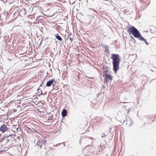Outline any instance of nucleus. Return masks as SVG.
Returning a JSON list of instances; mask_svg holds the SVG:
<instances>
[{
	"label": "nucleus",
	"mask_w": 156,
	"mask_h": 156,
	"mask_svg": "<svg viewBox=\"0 0 156 156\" xmlns=\"http://www.w3.org/2000/svg\"><path fill=\"white\" fill-rule=\"evenodd\" d=\"M105 80L107 84L110 83L112 80L113 76L110 74H106L104 77Z\"/></svg>",
	"instance_id": "7ed1b4c3"
},
{
	"label": "nucleus",
	"mask_w": 156,
	"mask_h": 156,
	"mask_svg": "<svg viewBox=\"0 0 156 156\" xmlns=\"http://www.w3.org/2000/svg\"><path fill=\"white\" fill-rule=\"evenodd\" d=\"M8 130V128L6 126L5 124H3L0 127V131L2 133H4L6 131Z\"/></svg>",
	"instance_id": "39448f33"
},
{
	"label": "nucleus",
	"mask_w": 156,
	"mask_h": 156,
	"mask_svg": "<svg viewBox=\"0 0 156 156\" xmlns=\"http://www.w3.org/2000/svg\"><path fill=\"white\" fill-rule=\"evenodd\" d=\"M127 31L129 35L132 34L135 38L140 41H144L147 44H148L146 40L142 36L140 32L134 26H130L127 28Z\"/></svg>",
	"instance_id": "f257e3e1"
},
{
	"label": "nucleus",
	"mask_w": 156,
	"mask_h": 156,
	"mask_svg": "<svg viewBox=\"0 0 156 156\" xmlns=\"http://www.w3.org/2000/svg\"><path fill=\"white\" fill-rule=\"evenodd\" d=\"M130 121L131 122L130 124V125H131V124H132L133 123V122H132L131 120H130Z\"/></svg>",
	"instance_id": "ddd939ff"
},
{
	"label": "nucleus",
	"mask_w": 156,
	"mask_h": 156,
	"mask_svg": "<svg viewBox=\"0 0 156 156\" xmlns=\"http://www.w3.org/2000/svg\"><path fill=\"white\" fill-rule=\"evenodd\" d=\"M46 142V140H40L38 142L37 145L41 148H43L45 149L46 146L45 144Z\"/></svg>",
	"instance_id": "20e7f679"
},
{
	"label": "nucleus",
	"mask_w": 156,
	"mask_h": 156,
	"mask_svg": "<svg viewBox=\"0 0 156 156\" xmlns=\"http://www.w3.org/2000/svg\"><path fill=\"white\" fill-rule=\"evenodd\" d=\"M8 138H7L5 140H6V142L7 143V144L8 145H9V143L8 144L9 141V140Z\"/></svg>",
	"instance_id": "9d476101"
},
{
	"label": "nucleus",
	"mask_w": 156,
	"mask_h": 156,
	"mask_svg": "<svg viewBox=\"0 0 156 156\" xmlns=\"http://www.w3.org/2000/svg\"><path fill=\"white\" fill-rule=\"evenodd\" d=\"M67 114V111L66 109H63L62 112V116L65 117L66 116Z\"/></svg>",
	"instance_id": "0eeeda50"
},
{
	"label": "nucleus",
	"mask_w": 156,
	"mask_h": 156,
	"mask_svg": "<svg viewBox=\"0 0 156 156\" xmlns=\"http://www.w3.org/2000/svg\"><path fill=\"white\" fill-rule=\"evenodd\" d=\"M55 13V12H53V13L52 14H51V15L50 16H53L54 14Z\"/></svg>",
	"instance_id": "f8f14e48"
},
{
	"label": "nucleus",
	"mask_w": 156,
	"mask_h": 156,
	"mask_svg": "<svg viewBox=\"0 0 156 156\" xmlns=\"http://www.w3.org/2000/svg\"><path fill=\"white\" fill-rule=\"evenodd\" d=\"M54 81L55 83V81L53 79L50 81H48L46 83V86L47 87H50L51 84H53Z\"/></svg>",
	"instance_id": "423d86ee"
},
{
	"label": "nucleus",
	"mask_w": 156,
	"mask_h": 156,
	"mask_svg": "<svg viewBox=\"0 0 156 156\" xmlns=\"http://www.w3.org/2000/svg\"><path fill=\"white\" fill-rule=\"evenodd\" d=\"M55 36L57 39L60 41H62V38L60 36L58 35V34H55Z\"/></svg>",
	"instance_id": "6e6552de"
},
{
	"label": "nucleus",
	"mask_w": 156,
	"mask_h": 156,
	"mask_svg": "<svg viewBox=\"0 0 156 156\" xmlns=\"http://www.w3.org/2000/svg\"><path fill=\"white\" fill-rule=\"evenodd\" d=\"M71 42H72L73 40V38L70 37L69 39Z\"/></svg>",
	"instance_id": "9b49d317"
},
{
	"label": "nucleus",
	"mask_w": 156,
	"mask_h": 156,
	"mask_svg": "<svg viewBox=\"0 0 156 156\" xmlns=\"http://www.w3.org/2000/svg\"><path fill=\"white\" fill-rule=\"evenodd\" d=\"M111 58L113 60V69L116 73L117 70L119 69L120 61L119 56L118 54H112Z\"/></svg>",
	"instance_id": "f03ea898"
},
{
	"label": "nucleus",
	"mask_w": 156,
	"mask_h": 156,
	"mask_svg": "<svg viewBox=\"0 0 156 156\" xmlns=\"http://www.w3.org/2000/svg\"><path fill=\"white\" fill-rule=\"evenodd\" d=\"M41 41H41V43L40 44V45H41Z\"/></svg>",
	"instance_id": "4468645a"
},
{
	"label": "nucleus",
	"mask_w": 156,
	"mask_h": 156,
	"mask_svg": "<svg viewBox=\"0 0 156 156\" xmlns=\"http://www.w3.org/2000/svg\"><path fill=\"white\" fill-rule=\"evenodd\" d=\"M108 71L107 70H105L104 71V74L103 75V77H104L105 76V75L106 74H108Z\"/></svg>",
	"instance_id": "1a4fd4ad"
}]
</instances>
